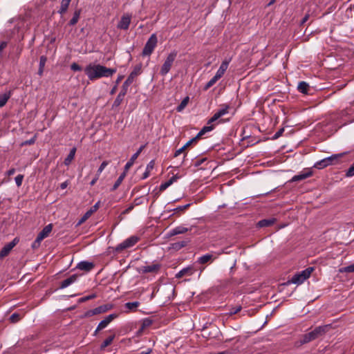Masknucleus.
<instances>
[{"instance_id": "1", "label": "nucleus", "mask_w": 354, "mask_h": 354, "mask_svg": "<svg viewBox=\"0 0 354 354\" xmlns=\"http://www.w3.org/2000/svg\"><path fill=\"white\" fill-rule=\"evenodd\" d=\"M84 73L89 80L93 81L103 77H111L116 73V69L106 68L100 64H89L85 67Z\"/></svg>"}, {"instance_id": "2", "label": "nucleus", "mask_w": 354, "mask_h": 354, "mask_svg": "<svg viewBox=\"0 0 354 354\" xmlns=\"http://www.w3.org/2000/svg\"><path fill=\"white\" fill-rule=\"evenodd\" d=\"M313 267H308L306 269L302 270L300 272L295 274L290 280L287 281V284L294 283V284H301L304 282L305 280L308 279L313 272Z\"/></svg>"}, {"instance_id": "3", "label": "nucleus", "mask_w": 354, "mask_h": 354, "mask_svg": "<svg viewBox=\"0 0 354 354\" xmlns=\"http://www.w3.org/2000/svg\"><path fill=\"white\" fill-rule=\"evenodd\" d=\"M53 230V225L51 223L46 225L43 230L38 234L36 239L33 241L31 245V248L33 250H36L39 248L41 241L49 236Z\"/></svg>"}, {"instance_id": "4", "label": "nucleus", "mask_w": 354, "mask_h": 354, "mask_svg": "<svg viewBox=\"0 0 354 354\" xmlns=\"http://www.w3.org/2000/svg\"><path fill=\"white\" fill-rule=\"evenodd\" d=\"M214 129V127L213 126H205L202 128V129L198 132V133L197 134V136L194 138L193 139L190 140L189 141H188L184 146H183L181 148H180L179 149L176 150L175 153H174V157H177L178 156H179L181 153H183L185 149L192 143L194 141H196L198 138H199L200 137H201L203 135H204L205 133H206L207 132H209V131H211L212 130Z\"/></svg>"}, {"instance_id": "5", "label": "nucleus", "mask_w": 354, "mask_h": 354, "mask_svg": "<svg viewBox=\"0 0 354 354\" xmlns=\"http://www.w3.org/2000/svg\"><path fill=\"white\" fill-rule=\"evenodd\" d=\"M158 43V39L156 34H152L147 43L145 45V47L142 50V55L143 56H149L150 55L153 50L155 49Z\"/></svg>"}, {"instance_id": "6", "label": "nucleus", "mask_w": 354, "mask_h": 354, "mask_svg": "<svg viewBox=\"0 0 354 354\" xmlns=\"http://www.w3.org/2000/svg\"><path fill=\"white\" fill-rule=\"evenodd\" d=\"M177 53L174 51L170 53L168 56L167 57L165 62L163 63L160 73L161 75L165 76L170 71L171 66L176 57Z\"/></svg>"}, {"instance_id": "7", "label": "nucleus", "mask_w": 354, "mask_h": 354, "mask_svg": "<svg viewBox=\"0 0 354 354\" xmlns=\"http://www.w3.org/2000/svg\"><path fill=\"white\" fill-rule=\"evenodd\" d=\"M142 72V66L141 64L136 65L133 71L128 76L127 79L123 83L122 86V89L127 91H128L129 86L133 83L134 79L141 73Z\"/></svg>"}, {"instance_id": "8", "label": "nucleus", "mask_w": 354, "mask_h": 354, "mask_svg": "<svg viewBox=\"0 0 354 354\" xmlns=\"http://www.w3.org/2000/svg\"><path fill=\"white\" fill-rule=\"evenodd\" d=\"M230 109V106L228 104H223L221 105V109H219L214 114V115L208 120L207 125L206 126H213L214 127V125L212 124L213 122L218 120L219 118L223 117V115L227 114L229 113V110Z\"/></svg>"}, {"instance_id": "9", "label": "nucleus", "mask_w": 354, "mask_h": 354, "mask_svg": "<svg viewBox=\"0 0 354 354\" xmlns=\"http://www.w3.org/2000/svg\"><path fill=\"white\" fill-rule=\"evenodd\" d=\"M111 305L106 304L100 306L94 309L88 310L84 313L82 317H90L95 315H99L107 312L111 308Z\"/></svg>"}, {"instance_id": "10", "label": "nucleus", "mask_w": 354, "mask_h": 354, "mask_svg": "<svg viewBox=\"0 0 354 354\" xmlns=\"http://www.w3.org/2000/svg\"><path fill=\"white\" fill-rule=\"evenodd\" d=\"M138 240L139 239L137 236H132L124 240L122 243L118 245L116 247V250L120 251L131 248L138 241Z\"/></svg>"}, {"instance_id": "11", "label": "nucleus", "mask_w": 354, "mask_h": 354, "mask_svg": "<svg viewBox=\"0 0 354 354\" xmlns=\"http://www.w3.org/2000/svg\"><path fill=\"white\" fill-rule=\"evenodd\" d=\"M117 317H118L117 314H111V315H109L108 316H106L97 325V326L95 330V333H94L95 335H96L98 331L105 328Z\"/></svg>"}, {"instance_id": "12", "label": "nucleus", "mask_w": 354, "mask_h": 354, "mask_svg": "<svg viewBox=\"0 0 354 354\" xmlns=\"http://www.w3.org/2000/svg\"><path fill=\"white\" fill-rule=\"evenodd\" d=\"M131 21V15L129 13L124 14L120 21L118 22L117 25V28L120 30H127L129 27Z\"/></svg>"}, {"instance_id": "13", "label": "nucleus", "mask_w": 354, "mask_h": 354, "mask_svg": "<svg viewBox=\"0 0 354 354\" xmlns=\"http://www.w3.org/2000/svg\"><path fill=\"white\" fill-rule=\"evenodd\" d=\"M330 328V325L319 326L316 327L310 333L313 335V337L315 338V339H316L318 337L324 335Z\"/></svg>"}, {"instance_id": "14", "label": "nucleus", "mask_w": 354, "mask_h": 354, "mask_svg": "<svg viewBox=\"0 0 354 354\" xmlns=\"http://www.w3.org/2000/svg\"><path fill=\"white\" fill-rule=\"evenodd\" d=\"M160 268V265L158 263H152L151 265L142 266L140 270L142 273H157Z\"/></svg>"}, {"instance_id": "15", "label": "nucleus", "mask_w": 354, "mask_h": 354, "mask_svg": "<svg viewBox=\"0 0 354 354\" xmlns=\"http://www.w3.org/2000/svg\"><path fill=\"white\" fill-rule=\"evenodd\" d=\"M339 156V155H334V156H330L329 158L323 159L321 161L317 162L315 165V167L318 168V169H322L324 167H327L328 165H329L331 163V161L333 159H336Z\"/></svg>"}, {"instance_id": "16", "label": "nucleus", "mask_w": 354, "mask_h": 354, "mask_svg": "<svg viewBox=\"0 0 354 354\" xmlns=\"http://www.w3.org/2000/svg\"><path fill=\"white\" fill-rule=\"evenodd\" d=\"M313 340H315V338L313 337V335H312V333L310 332L308 333H306V334L302 335L301 337L299 339V340L296 342L295 345L297 346H300L307 344Z\"/></svg>"}, {"instance_id": "17", "label": "nucleus", "mask_w": 354, "mask_h": 354, "mask_svg": "<svg viewBox=\"0 0 354 354\" xmlns=\"http://www.w3.org/2000/svg\"><path fill=\"white\" fill-rule=\"evenodd\" d=\"M15 239H14L12 242L8 243L4 247H3L0 252V259L6 257L10 253L11 250L15 247Z\"/></svg>"}, {"instance_id": "18", "label": "nucleus", "mask_w": 354, "mask_h": 354, "mask_svg": "<svg viewBox=\"0 0 354 354\" xmlns=\"http://www.w3.org/2000/svg\"><path fill=\"white\" fill-rule=\"evenodd\" d=\"M229 62H230V61L224 60L221 63L219 68L218 69V71H216V74L214 75L215 77H217V79L219 80L225 74V71H227V69L228 68Z\"/></svg>"}, {"instance_id": "19", "label": "nucleus", "mask_w": 354, "mask_h": 354, "mask_svg": "<svg viewBox=\"0 0 354 354\" xmlns=\"http://www.w3.org/2000/svg\"><path fill=\"white\" fill-rule=\"evenodd\" d=\"M94 268V264L92 262L88 261H81L77 265V268L80 270H84L86 272L91 271Z\"/></svg>"}, {"instance_id": "20", "label": "nucleus", "mask_w": 354, "mask_h": 354, "mask_svg": "<svg viewBox=\"0 0 354 354\" xmlns=\"http://www.w3.org/2000/svg\"><path fill=\"white\" fill-rule=\"evenodd\" d=\"M77 276L76 274L71 275L70 277L64 279L62 282L60 288H65L68 287V286H70L71 284L74 283L77 280Z\"/></svg>"}, {"instance_id": "21", "label": "nucleus", "mask_w": 354, "mask_h": 354, "mask_svg": "<svg viewBox=\"0 0 354 354\" xmlns=\"http://www.w3.org/2000/svg\"><path fill=\"white\" fill-rule=\"evenodd\" d=\"M127 93V91L121 89L120 92L116 97V98L113 104V107H118L121 104Z\"/></svg>"}, {"instance_id": "22", "label": "nucleus", "mask_w": 354, "mask_h": 354, "mask_svg": "<svg viewBox=\"0 0 354 354\" xmlns=\"http://www.w3.org/2000/svg\"><path fill=\"white\" fill-rule=\"evenodd\" d=\"M276 222V219L272 218H268V219H263L258 222L257 225L259 227H265L272 225Z\"/></svg>"}, {"instance_id": "23", "label": "nucleus", "mask_w": 354, "mask_h": 354, "mask_svg": "<svg viewBox=\"0 0 354 354\" xmlns=\"http://www.w3.org/2000/svg\"><path fill=\"white\" fill-rule=\"evenodd\" d=\"M11 95H12L11 91H9L8 92H6V93L0 95V108L5 106V104L7 103L8 100L10 99Z\"/></svg>"}, {"instance_id": "24", "label": "nucleus", "mask_w": 354, "mask_h": 354, "mask_svg": "<svg viewBox=\"0 0 354 354\" xmlns=\"http://www.w3.org/2000/svg\"><path fill=\"white\" fill-rule=\"evenodd\" d=\"M178 177L177 176H173L169 180L162 183L160 186V191H164L169 187L173 183L176 182Z\"/></svg>"}, {"instance_id": "25", "label": "nucleus", "mask_w": 354, "mask_h": 354, "mask_svg": "<svg viewBox=\"0 0 354 354\" xmlns=\"http://www.w3.org/2000/svg\"><path fill=\"white\" fill-rule=\"evenodd\" d=\"M215 259H216V257H214L212 254H206L203 255L202 257H199L198 259V262L201 264H205L209 261L214 260Z\"/></svg>"}, {"instance_id": "26", "label": "nucleus", "mask_w": 354, "mask_h": 354, "mask_svg": "<svg viewBox=\"0 0 354 354\" xmlns=\"http://www.w3.org/2000/svg\"><path fill=\"white\" fill-rule=\"evenodd\" d=\"M155 161L153 160H151L147 165L146 170L143 174L142 177V179H146L149 177L151 171L154 168Z\"/></svg>"}, {"instance_id": "27", "label": "nucleus", "mask_w": 354, "mask_h": 354, "mask_svg": "<svg viewBox=\"0 0 354 354\" xmlns=\"http://www.w3.org/2000/svg\"><path fill=\"white\" fill-rule=\"evenodd\" d=\"M188 230L189 229L187 227H185L184 226H178L171 231L170 234L173 236L180 234H184L188 232Z\"/></svg>"}, {"instance_id": "28", "label": "nucleus", "mask_w": 354, "mask_h": 354, "mask_svg": "<svg viewBox=\"0 0 354 354\" xmlns=\"http://www.w3.org/2000/svg\"><path fill=\"white\" fill-rule=\"evenodd\" d=\"M192 273H193V271H192V268H183V270L179 271L176 274V278H181V277H183V276H185V275L190 276V275L192 274Z\"/></svg>"}, {"instance_id": "29", "label": "nucleus", "mask_w": 354, "mask_h": 354, "mask_svg": "<svg viewBox=\"0 0 354 354\" xmlns=\"http://www.w3.org/2000/svg\"><path fill=\"white\" fill-rule=\"evenodd\" d=\"M309 87L310 86L308 83H306V82H301L298 84L297 89L299 92L304 94H307Z\"/></svg>"}, {"instance_id": "30", "label": "nucleus", "mask_w": 354, "mask_h": 354, "mask_svg": "<svg viewBox=\"0 0 354 354\" xmlns=\"http://www.w3.org/2000/svg\"><path fill=\"white\" fill-rule=\"evenodd\" d=\"M71 1V0H62V1L60 9L58 11L59 14L62 15L66 12Z\"/></svg>"}, {"instance_id": "31", "label": "nucleus", "mask_w": 354, "mask_h": 354, "mask_svg": "<svg viewBox=\"0 0 354 354\" xmlns=\"http://www.w3.org/2000/svg\"><path fill=\"white\" fill-rule=\"evenodd\" d=\"M126 174H127V171H124V172L119 176V178L115 182V183L111 189L112 191H114L118 188V187L121 185L124 178H125Z\"/></svg>"}, {"instance_id": "32", "label": "nucleus", "mask_w": 354, "mask_h": 354, "mask_svg": "<svg viewBox=\"0 0 354 354\" xmlns=\"http://www.w3.org/2000/svg\"><path fill=\"white\" fill-rule=\"evenodd\" d=\"M115 338V335H111L108 337L101 344L100 348L101 350H104L106 347L109 346L113 341Z\"/></svg>"}, {"instance_id": "33", "label": "nucleus", "mask_w": 354, "mask_h": 354, "mask_svg": "<svg viewBox=\"0 0 354 354\" xmlns=\"http://www.w3.org/2000/svg\"><path fill=\"white\" fill-rule=\"evenodd\" d=\"M75 151H76V149L75 148H73L71 150L69 154L68 155V156L64 160V164L66 165H68L71 162V161L74 159Z\"/></svg>"}, {"instance_id": "34", "label": "nucleus", "mask_w": 354, "mask_h": 354, "mask_svg": "<svg viewBox=\"0 0 354 354\" xmlns=\"http://www.w3.org/2000/svg\"><path fill=\"white\" fill-rule=\"evenodd\" d=\"M80 10H75L73 14V17L69 21V25L70 26L75 25L80 19Z\"/></svg>"}, {"instance_id": "35", "label": "nucleus", "mask_w": 354, "mask_h": 354, "mask_svg": "<svg viewBox=\"0 0 354 354\" xmlns=\"http://www.w3.org/2000/svg\"><path fill=\"white\" fill-rule=\"evenodd\" d=\"M138 158L137 154H133L130 160L126 163L124 166V171H128V170L132 167L134 164L135 160Z\"/></svg>"}, {"instance_id": "36", "label": "nucleus", "mask_w": 354, "mask_h": 354, "mask_svg": "<svg viewBox=\"0 0 354 354\" xmlns=\"http://www.w3.org/2000/svg\"><path fill=\"white\" fill-rule=\"evenodd\" d=\"M310 175H311V173H310V172L306 173V174H299V175H295L292 177V181L295 182V181L301 180L308 178Z\"/></svg>"}, {"instance_id": "37", "label": "nucleus", "mask_w": 354, "mask_h": 354, "mask_svg": "<svg viewBox=\"0 0 354 354\" xmlns=\"http://www.w3.org/2000/svg\"><path fill=\"white\" fill-rule=\"evenodd\" d=\"M189 102V97H186L185 99L183 100V101L180 102V104L177 106L176 110L178 112H181L185 106L187 105Z\"/></svg>"}, {"instance_id": "38", "label": "nucleus", "mask_w": 354, "mask_h": 354, "mask_svg": "<svg viewBox=\"0 0 354 354\" xmlns=\"http://www.w3.org/2000/svg\"><path fill=\"white\" fill-rule=\"evenodd\" d=\"M339 272L341 273L354 272V263L348 266L339 268Z\"/></svg>"}, {"instance_id": "39", "label": "nucleus", "mask_w": 354, "mask_h": 354, "mask_svg": "<svg viewBox=\"0 0 354 354\" xmlns=\"http://www.w3.org/2000/svg\"><path fill=\"white\" fill-rule=\"evenodd\" d=\"M218 80L216 77L214 76L204 86V90L207 91L211 88Z\"/></svg>"}, {"instance_id": "40", "label": "nucleus", "mask_w": 354, "mask_h": 354, "mask_svg": "<svg viewBox=\"0 0 354 354\" xmlns=\"http://www.w3.org/2000/svg\"><path fill=\"white\" fill-rule=\"evenodd\" d=\"M91 215L92 214L88 210L77 222V225L79 226L84 223Z\"/></svg>"}, {"instance_id": "41", "label": "nucleus", "mask_w": 354, "mask_h": 354, "mask_svg": "<svg viewBox=\"0 0 354 354\" xmlns=\"http://www.w3.org/2000/svg\"><path fill=\"white\" fill-rule=\"evenodd\" d=\"M140 305L138 301L128 302L125 304V306L129 310H133L138 308Z\"/></svg>"}, {"instance_id": "42", "label": "nucleus", "mask_w": 354, "mask_h": 354, "mask_svg": "<svg viewBox=\"0 0 354 354\" xmlns=\"http://www.w3.org/2000/svg\"><path fill=\"white\" fill-rule=\"evenodd\" d=\"M15 183L17 187H20L22 185V182L24 180V175L19 174L17 175L15 178Z\"/></svg>"}, {"instance_id": "43", "label": "nucleus", "mask_w": 354, "mask_h": 354, "mask_svg": "<svg viewBox=\"0 0 354 354\" xmlns=\"http://www.w3.org/2000/svg\"><path fill=\"white\" fill-rule=\"evenodd\" d=\"M241 308H242L241 306H236V307L232 308L230 310L229 314L230 315H235V314L238 313L239 311H241Z\"/></svg>"}, {"instance_id": "44", "label": "nucleus", "mask_w": 354, "mask_h": 354, "mask_svg": "<svg viewBox=\"0 0 354 354\" xmlns=\"http://www.w3.org/2000/svg\"><path fill=\"white\" fill-rule=\"evenodd\" d=\"M346 176L351 177L354 176V162L348 168L346 174Z\"/></svg>"}, {"instance_id": "45", "label": "nucleus", "mask_w": 354, "mask_h": 354, "mask_svg": "<svg viewBox=\"0 0 354 354\" xmlns=\"http://www.w3.org/2000/svg\"><path fill=\"white\" fill-rule=\"evenodd\" d=\"M71 70L74 71H82V67L77 64V63H73L71 65Z\"/></svg>"}, {"instance_id": "46", "label": "nucleus", "mask_w": 354, "mask_h": 354, "mask_svg": "<svg viewBox=\"0 0 354 354\" xmlns=\"http://www.w3.org/2000/svg\"><path fill=\"white\" fill-rule=\"evenodd\" d=\"M47 58L45 56H41L39 59V67L44 68Z\"/></svg>"}, {"instance_id": "47", "label": "nucleus", "mask_w": 354, "mask_h": 354, "mask_svg": "<svg viewBox=\"0 0 354 354\" xmlns=\"http://www.w3.org/2000/svg\"><path fill=\"white\" fill-rule=\"evenodd\" d=\"M10 320L12 322H16L17 321H19L20 319V317H19V315L17 314V313H13L10 317Z\"/></svg>"}, {"instance_id": "48", "label": "nucleus", "mask_w": 354, "mask_h": 354, "mask_svg": "<svg viewBox=\"0 0 354 354\" xmlns=\"http://www.w3.org/2000/svg\"><path fill=\"white\" fill-rule=\"evenodd\" d=\"M100 202L96 203L93 206H92L88 211L93 214L99 208Z\"/></svg>"}, {"instance_id": "49", "label": "nucleus", "mask_w": 354, "mask_h": 354, "mask_svg": "<svg viewBox=\"0 0 354 354\" xmlns=\"http://www.w3.org/2000/svg\"><path fill=\"white\" fill-rule=\"evenodd\" d=\"M35 142V136L28 140L25 141L24 143H22V145H33Z\"/></svg>"}, {"instance_id": "50", "label": "nucleus", "mask_w": 354, "mask_h": 354, "mask_svg": "<svg viewBox=\"0 0 354 354\" xmlns=\"http://www.w3.org/2000/svg\"><path fill=\"white\" fill-rule=\"evenodd\" d=\"M109 165L108 161H103L98 168V171H102L104 169V168Z\"/></svg>"}, {"instance_id": "51", "label": "nucleus", "mask_w": 354, "mask_h": 354, "mask_svg": "<svg viewBox=\"0 0 354 354\" xmlns=\"http://www.w3.org/2000/svg\"><path fill=\"white\" fill-rule=\"evenodd\" d=\"M190 204H187L185 205H183V206H178V207H176L174 211H176V212H180V211H183L185 209H186L188 207H189Z\"/></svg>"}, {"instance_id": "52", "label": "nucleus", "mask_w": 354, "mask_h": 354, "mask_svg": "<svg viewBox=\"0 0 354 354\" xmlns=\"http://www.w3.org/2000/svg\"><path fill=\"white\" fill-rule=\"evenodd\" d=\"M96 297V295L95 294H92V295H88L84 298H82V301H87V300H89V299H94Z\"/></svg>"}, {"instance_id": "53", "label": "nucleus", "mask_w": 354, "mask_h": 354, "mask_svg": "<svg viewBox=\"0 0 354 354\" xmlns=\"http://www.w3.org/2000/svg\"><path fill=\"white\" fill-rule=\"evenodd\" d=\"M283 129H279L275 134H274V138H278L279 137H280L281 136V134L283 133Z\"/></svg>"}, {"instance_id": "54", "label": "nucleus", "mask_w": 354, "mask_h": 354, "mask_svg": "<svg viewBox=\"0 0 354 354\" xmlns=\"http://www.w3.org/2000/svg\"><path fill=\"white\" fill-rule=\"evenodd\" d=\"M68 184H69V183H68V180H66V181H65V182H64V183H61L59 187H60V188H61L62 189H66V188L67 187V186L68 185Z\"/></svg>"}, {"instance_id": "55", "label": "nucleus", "mask_w": 354, "mask_h": 354, "mask_svg": "<svg viewBox=\"0 0 354 354\" xmlns=\"http://www.w3.org/2000/svg\"><path fill=\"white\" fill-rule=\"evenodd\" d=\"M15 173V169L11 168L8 171H7L6 174L10 176L13 175Z\"/></svg>"}, {"instance_id": "56", "label": "nucleus", "mask_w": 354, "mask_h": 354, "mask_svg": "<svg viewBox=\"0 0 354 354\" xmlns=\"http://www.w3.org/2000/svg\"><path fill=\"white\" fill-rule=\"evenodd\" d=\"M98 179H99V178L97 176H95L93 178V180L91 181L90 185L91 186H93L96 183V182L97 181Z\"/></svg>"}, {"instance_id": "57", "label": "nucleus", "mask_w": 354, "mask_h": 354, "mask_svg": "<svg viewBox=\"0 0 354 354\" xmlns=\"http://www.w3.org/2000/svg\"><path fill=\"white\" fill-rule=\"evenodd\" d=\"M7 46V43L5 41H3L0 44V52H1Z\"/></svg>"}, {"instance_id": "58", "label": "nucleus", "mask_w": 354, "mask_h": 354, "mask_svg": "<svg viewBox=\"0 0 354 354\" xmlns=\"http://www.w3.org/2000/svg\"><path fill=\"white\" fill-rule=\"evenodd\" d=\"M151 324V322L149 319H147V320H145L144 322H143V326L142 327H145V326H149L150 324Z\"/></svg>"}, {"instance_id": "59", "label": "nucleus", "mask_w": 354, "mask_h": 354, "mask_svg": "<svg viewBox=\"0 0 354 354\" xmlns=\"http://www.w3.org/2000/svg\"><path fill=\"white\" fill-rule=\"evenodd\" d=\"M145 146H141L138 150L134 153V154H137V156L138 157L140 153L142 152V151L143 150Z\"/></svg>"}, {"instance_id": "60", "label": "nucleus", "mask_w": 354, "mask_h": 354, "mask_svg": "<svg viewBox=\"0 0 354 354\" xmlns=\"http://www.w3.org/2000/svg\"><path fill=\"white\" fill-rule=\"evenodd\" d=\"M123 78V76L122 75H119L115 81V84L118 85L120 81L122 80Z\"/></svg>"}, {"instance_id": "61", "label": "nucleus", "mask_w": 354, "mask_h": 354, "mask_svg": "<svg viewBox=\"0 0 354 354\" xmlns=\"http://www.w3.org/2000/svg\"><path fill=\"white\" fill-rule=\"evenodd\" d=\"M151 352V349L148 348L146 351H142L139 354H150Z\"/></svg>"}, {"instance_id": "62", "label": "nucleus", "mask_w": 354, "mask_h": 354, "mask_svg": "<svg viewBox=\"0 0 354 354\" xmlns=\"http://www.w3.org/2000/svg\"><path fill=\"white\" fill-rule=\"evenodd\" d=\"M117 86H118V85H116V84H115V86H113V88L111 89V92H110V93H111V95H113V94L115 93V91H116V90H117Z\"/></svg>"}, {"instance_id": "63", "label": "nucleus", "mask_w": 354, "mask_h": 354, "mask_svg": "<svg viewBox=\"0 0 354 354\" xmlns=\"http://www.w3.org/2000/svg\"><path fill=\"white\" fill-rule=\"evenodd\" d=\"M43 72H44V68L39 67V71H38V74L41 76V75H42Z\"/></svg>"}, {"instance_id": "64", "label": "nucleus", "mask_w": 354, "mask_h": 354, "mask_svg": "<svg viewBox=\"0 0 354 354\" xmlns=\"http://www.w3.org/2000/svg\"><path fill=\"white\" fill-rule=\"evenodd\" d=\"M308 15H306V16L303 18V19H302V21H301V24H304V23L308 20Z\"/></svg>"}]
</instances>
